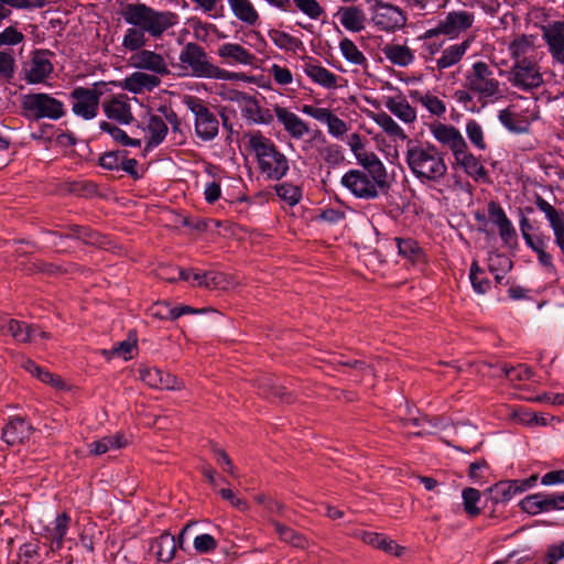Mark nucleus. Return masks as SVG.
<instances>
[{
	"mask_svg": "<svg viewBox=\"0 0 564 564\" xmlns=\"http://www.w3.org/2000/svg\"><path fill=\"white\" fill-rule=\"evenodd\" d=\"M127 445V440L121 433L104 436L102 438L88 444L89 453L93 455H101L110 449H119Z\"/></svg>",
	"mask_w": 564,
	"mask_h": 564,
	"instance_id": "e433bc0d",
	"label": "nucleus"
},
{
	"mask_svg": "<svg viewBox=\"0 0 564 564\" xmlns=\"http://www.w3.org/2000/svg\"><path fill=\"white\" fill-rule=\"evenodd\" d=\"M384 107L405 123H412L416 119L414 108L411 107L405 97L401 95L387 97L384 100Z\"/></svg>",
	"mask_w": 564,
	"mask_h": 564,
	"instance_id": "cd10ccee",
	"label": "nucleus"
},
{
	"mask_svg": "<svg viewBox=\"0 0 564 564\" xmlns=\"http://www.w3.org/2000/svg\"><path fill=\"white\" fill-rule=\"evenodd\" d=\"M528 247H530L538 256V260L542 267L546 270L553 271V257L547 252L549 238L535 235L534 237H527Z\"/></svg>",
	"mask_w": 564,
	"mask_h": 564,
	"instance_id": "72a5a7b5",
	"label": "nucleus"
},
{
	"mask_svg": "<svg viewBox=\"0 0 564 564\" xmlns=\"http://www.w3.org/2000/svg\"><path fill=\"white\" fill-rule=\"evenodd\" d=\"M224 282L223 275L215 271H195L193 273V285L214 289L218 288Z\"/></svg>",
	"mask_w": 564,
	"mask_h": 564,
	"instance_id": "8fccbe9b",
	"label": "nucleus"
},
{
	"mask_svg": "<svg viewBox=\"0 0 564 564\" xmlns=\"http://www.w3.org/2000/svg\"><path fill=\"white\" fill-rule=\"evenodd\" d=\"M69 524V514L63 512L57 514L55 520L45 528V538L51 541L53 551H57L63 547V541L68 531Z\"/></svg>",
	"mask_w": 564,
	"mask_h": 564,
	"instance_id": "393cba45",
	"label": "nucleus"
},
{
	"mask_svg": "<svg viewBox=\"0 0 564 564\" xmlns=\"http://www.w3.org/2000/svg\"><path fill=\"white\" fill-rule=\"evenodd\" d=\"M8 332L19 343H30L40 336L41 338H48V334L41 330L37 326L29 325L24 322L10 319L8 322Z\"/></svg>",
	"mask_w": 564,
	"mask_h": 564,
	"instance_id": "a878e982",
	"label": "nucleus"
},
{
	"mask_svg": "<svg viewBox=\"0 0 564 564\" xmlns=\"http://www.w3.org/2000/svg\"><path fill=\"white\" fill-rule=\"evenodd\" d=\"M534 204L536 208L545 215L553 230L554 242L564 254V220H562V215L540 195H535Z\"/></svg>",
	"mask_w": 564,
	"mask_h": 564,
	"instance_id": "2eb2a0df",
	"label": "nucleus"
},
{
	"mask_svg": "<svg viewBox=\"0 0 564 564\" xmlns=\"http://www.w3.org/2000/svg\"><path fill=\"white\" fill-rule=\"evenodd\" d=\"M269 37L281 50L295 52L302 46L301 40L283 31L270 30Z\"/></svg>",
	"mask_w": 564,
	"mask_h": 564,
	"instance_id": "a18cd8bd",
	"label": "nucleus"
},
{
	"mask_svg": "<svg viewBox=\"0 0 564 564\" xmlns=\"http://www.w3.org/2000/svg\"><path fill=\"white\" fill-rule=\"evenodd\" d=\"M150 314L158 319H176L175 307L167 302H158L150 308Z\"/></svg>",
	"mask_w": 564,
	"mask_h": 564,
	"instance_id": "13d9d810",
	"label": "nucleus"
},
{
	"mask_svg": "<svg viewBox=\"0 0 564 564\" xmlns=\"http://www.w3.org/2000/svg\"><path fill=\"white\" fill-rule=\"evenodd\" d=\"M489 471V466L485 459H478L470 464L468 475L476 481H481Z\"/></svg>",
	"mask_w": 564,
	"mask_h": 564,
	"instance_id": "338daca9",
	"label": "nucleus"
},
{
	"mask_svg": "<svg viewBox=\"0 0 564 564\" xmlns=\"http://www.w3.org/2000/svg\"><path fill=\"white\" fill-rule=\"evenodd\" d=\"M124 154H127L126 151H109L100 155L98 163L105 170H119Z\"/></svg>",
	"mask_w": 564,
	"mask_h": 564,
	"instance_id": "6e6d98bb",
	"label": "nucleus"
},
{
	"mask_svg": "<svg viewBox=\"0 0 564 564\" xmlns=\"http://www.w3.org/2000/svg\"><path fill=\"white\" fill-rule=\"evenodd\" d=\"M466 134L474 147H476L478 150H486L487 144L484 138V130L476 120L467 121Z\"/></svg>",
	"mask_w": 564,
	"mask_h": 564,
	"instance_id": "864d4df0",
	"label": "nucleus"
},
{
	"mask_svg": "<svg viewBox=\"0 0 564 564\" xmlns=\"http://www.w3.org/2000/svg\"><path fill=\"white\" fill-rule=\"evenodd\" d=\"M102 108L109 119L118 121L121 124H129L133 120L131 107L124 95H117L104 101Z\"/></svg>",
	"mask_w": 564,
	"mask_h": 564,
	"instance_id": "412c9836",
	"label": "nucleus"
},
{
	"mask_svg": "<svg viewBox=\"0 0 564 564\" xmlns=\"http://www.w3.org/2000/svg\"><path fill=\"white\" fill-rule=\"evenodd\" d=\"M386 58L393 65L406 67L414 61L412 50L402 44H387L382 48Z\"/></svg>",
	"mask_w": 564,
	"mask_h": 564,
	"instance_id": "2f4dec72",
	"label": "nucleus"
},
{
	"mask_svg": "<svg viewBox=\"0 0 564 564\" xmlns=\"http://www.w3.org/2000/svg\"><path fill=\"white\" fill-rule=\"evenodd\" d=\"M498 119L510 132L524 133L529 130V120L525 117L516 113L510 108L500 110Z\"/></svg>",
	"mask_w": 564,
	"mask_h": 564,
	"instance_id": "c9c22d12",
	"label": "nucleus"
},
{
	"mask_svg": "<svg viewBox=\"0 0 564 564\" xmlns=\"http://www.w3.org/2000/svg\"><path fill=\"white\" fill-rule=\"evenodd\" d=\"M502 371L505 376L511 381H523L531 379L533 371L525 365L518 366H503Z\"/></svg>",
	"mask_w": 564,
	"mask_h": 564,
	"instance_id": "5fc2aeb1",
	"label": "nucleus"
},
{
	"mask_svg": "<svg viewBox=\"0 0 564 564\" xmlns=\"http://www.w3.org/2000/svg\"><path fill=\"white\" fill-rule=\"evenodd\" d=\"M488 268L490 272L501 271L502 273H507L512 268V262L505 254H490L488 258Z\"/></svg>",
	"mask_w": 564,
	"mask_h": 564,
	"instance_id": "4d7b16f0",
	"label": "nucleus"
},
{
	"mask_svg": "<svg viewBox=\"0 0 564 564\" xmlns=\"http://www.w3.org/2000/svg\"><path fill=\"white\" fill-rule=\"evenodd\" d=\"M376 123L382 128V130L392 137L401 139L406 138L403 129L386 112H378L373 117Z\"/></svg>",
	"mask_w": 564,
	"mask_h": 564,
	"instance_id": "09e8293b",
	"label": "nucleus"
},
{
	"mask_svg": "<svg viewBox=\"0 0 564 564\" xmlns=\"http://www.w3.org/2000/svg\"><path fill=\"white\" fill-rule=\"evenodd\" d=\"M104 83H96L91 88L76 87L70 91L72 110L85 120H91L98 115L99 100L102 96Z\"/></svg>",
	"mask_w": 564,
	"mask_h": 564,
	"instance_id": "9d476101",
	"label": "nucleus"
},
{
	"mask_svg": "<svg viewBox=\"0 0 564 564\" xmlns=\"http://www.w3.org/2000/svg\"><path fill=\"white\" fill-rule=\"evenodd\" d=\"M269 74L273 77L274 82L279 85L285 86L292 83L293 75L291 70L286 67L280 66L278 64H273Z\"/></svg>",
	"mask_w": 564,
	"mask_h": 564,
	"instance_id": "680f3d73",
	"label": "nucleus"
},
{
	"mask_svg": "<svg viewBox=\"0 0 564 564\" xmlns=\"http://www.w3.org/2000/svg\"><path fill=\"white\" fill-rule=\"evenodd\" d=\"M339 50L347 62L359 66H367L366 56L350 39L344 37L339 43Z\"/></svg>",
	"mask_w": 564,
	"mask_h": 564,
	"instance_id": "c03bdc74",
	"label": "nucleus"
},
{
	"mask_svg": "<svg viewBox=\"0 0 564 564\" xmlns=\"http://www.w3.org/2000/svg\"><path fill=\"white\" fill-rule=\"evenodd\" d=\"M464 87L474 91L480 102L494 101L502 97L501 83L494 69L484 61L475 62L466 72Z\"/></svg>",
	"mask_w": 564,
	"mask_h": 564,
	"instance_id": "39448f33",
	"label": "nucleus"
},
{
	"mask_svg": "<svg viewBox=\"0 0 564 564\" xmlns=\"http://www.w3.org/2000/svg\"><path fill=\"white\" fill-rule=\"evenodd\" d=\"M520 487L517 485V480H505L495 484L489 488V492L496 503L505 502L512 499L517 494H520Z\"/></svg>",
	"mask_w": 564,
	"mask_h": 564,
	"instance_id": "ea45409f",
	"label": "nucleus"
},
{
	"mask_svg": "<svg viewBox=\"0 0 564 564\" xmlns=\"http://www.w3.org/2000/svg\"><path fill=\"white\" fill-rule=\"evenodd\" d=\"M14 57L9 52H0V77L10 80L14 76Z\"/></svg>",
	"mask_w": 564,
	"mask_h": 564,
	"instance_id": "bf43d9fd",
	"label": "nucleus"
},
{
	"mask_svg": "<svg viewBox=\"0 0 564 564\" xmlns=\"http://www.w3.org/2000/svg\"><path fill=\"white\" fill-rule=\"evenodd\" d=\"M303 72L316 84L332 89L337 86V76L319 64L308 61L303 66Z\"/></svg>",
	"mask_w": 564,
	"mask_h": 564,
	"instance_id": "c756f323",
	"label": "nucleus"
},
{
	"mask_svg": "<svg viewBox=\"0 0 564 564\" xmlns=\"http://www.w3.org/2000/svg\"><path fill=\"white\" fill-rule=\"evenodd\" d=\"M356 198L365 200L377 199L380 195L387 194L390 188L388 175H380L358 169L347 171L340 181Z\"/></svg>",
	"mask_w": 564,
	"mask_h": 564,
	"instance_id": "423d86ee",
	"label": "nucleus"
},
{
	"mask_svg": "<svg viewBox=\"0 0 564 564\" xmlns=\"http://www.w3.org/2000/svg\"><path fill=\"white\" fill-rule=\"evenodd\" d=\"M326 124L328 133L335 138H341L348 131L347 123L336 115H333Z\"/></svg>",
	"mask_w": 564,
	"mask_h": 564,
	"instance_id": "774afa93",
	"label": "nucleus"
},
{
	"mask_svg": "<svg viewBox=\"0 0 564 564\" xmlns=\"http://www.w3.org/2000/svg\"><path fill=\"white\" fill-rule=\"evenodd\" d=\"M273 111L278 121L292 139L301 140L305 134L310 133L308 123L288 108L275 105Z\"/></svg>",
	"mask_w": 564,
	"mask_h": 564,
	"instance_id": "dca6fc26",
	"label": "nucleus"
},
{
	"mask_svg": "<svg viewBox=\"0 0 564 564\" xmlns=\"http://www.w3.org/2000/svg\"><path fill=\"white\" fill-rule=\"evenodd\" d=\"M356 160L361 166V169H358L359 171L388 175L384 164L375 152L364 150L360 154H357Z\"/></svg>",
	"mask_w": 564,
	"mask_h": 564,
	"instance_id": "a19ab883",
	"label": "nucleus"
},
{
	"mask_svg": "<svg viewBox=\"0 0 564 564\" xmlns=\"http://www.w3.org/2000/svg\"><path fill=\"white\" fill-rule=\"evenodd\" d=\"M470 42L468 40L462 43L453 44L446 47L440 58L436 59V67L440 70L449 68L462 61L467 50L469 48Z\"/></svg>",
	"mask_w": 564,
	"mask_h": 564,
	"instance_id": "7c9ffc66",
	"label": "nucleus"
},
{
	"mask_svg": "<svg viewBox=\"0 0 564 564\" xmlns=\"http://www.w3.org/2000/svg\"><path fill=\"white\" fill-rule=\"evenodd\" d=\"M430 131L440 144L451 150L452 154L466 143L460 131L454 126L435 122L430 126Z\"/></svg>",
	"mask_w": 564,
	"mask_h": 564,
	"instance_id": "a211bd4d",
	"label": "nucleus"
},
{
	"mask_svg": "<svg viewBox=\"0 0 564 564\" xmlns=\"http://www.w3.org/2000/svg\"><path fill=\"white\" fill-rule=\"evenodd\" d=\"M25 80L29 84L43 83L53 72L47 51H35L30 62L24 64Z\"/></svg>",
	"mask_w": 564,
	"mask_h": 564,
	"instance_id": "ddd939ff",
	"label": "nucleus"
},
{
	"mask_svg": "<svg viewBox=\"0 0 564 564\" xmlns=\"http://www.w3.org/2000/svg\"><path fill=\"white\" fill-rule=\"evenodd\" d=\"M534 43L530 35L521 34L511 41L508 45L510 56L514 62L528 58L525 55L533 50Z\"/></svg>",
	"mask_w": 564,
	"mask_h": 564,
	"instance_id": "37998d69",
	"label": "nucleus"
},
{
	"mask_svg": "<svg viewBox=\"0 0 564 564\" xmlns=\"http://www.w3.org/2000/svg\"><path fill=\"white\" fill-rule=\"evenodd\" d=\"M184 105L194 115V128L197 138L202 141L214 140L219 132L217 116L198 97L185 96Z\"/></svg>",
	"mask_w": 564,
	"mask_h": 564,
	"instance_id": "0eeeda50",
	"label": "nucleus"
},
{
	"mask_svg": "<svg viewBox=\"0 0 564 564\" xmlns=\"http://www.w3.org/2000/svg\"><path fill=\"white\" fill-rule=\"evenodd\" d=\"M248 145L257 158L259 171L267 180L280 181L288 174L289 160L271 139L257 132L249 137Z\"/></svg>",
	"mask_w": 564,
	"mask_h": 564,
	"instance_id": "7ed1b4c3",
	"label": "nucleus"
},
{
	"mask_svg": "<svg viewBox=\"0 0 564 564\" xmlns=\"http://www.w3.org/2000/svg\"><path fill=\"white\" fill-rule=\"evenodd\" d=\"M404 159L410 172L421 184L434 188L445 184L448 166L445 154L435 144L410 140Z\"/></svg>",
	"mask_w": 564,
	"mask_h": 564,
	"instance_id": "f03ea898",
	"label": "nucleus"
},
{
	"mask_svg": "<svg viewBox=\"0 0 564 564\" xmlns=\"http://www.w3.org/2000/svg\"><path fill=\"white\" fill-rule=\"evenodd\" d=\"M475 22V14L465 10L451 11L441 20V31L443 35L456 37L462 32L467 31Z\"/></svg>",
	"mask_w": 564,
	"mask_h": 564,
	"instance_id": "4468645a",
	"label": "nucleus"
},
{
	"mask_svg": "<svg viewBox=\"0 0 564 564\" xmlns=\"http://www.w3.org/2000/svg\"><path fill=\"white\" fill-rule=\"evenodd\" d=\"M217 55L229 65L251 66L256 56L238 43H224L217 48Z\"/></svg>",
	"mask_w": 564,
	"mask_h": 564,
	"instance_id": "aec40b11",
	"label": "nucleus"
},
{
	"mask_svg": "<svg viewBox=\"0 0 564 564\" xmlns=\"http://www.w3.org/2000/svg\"><path fill=\"white\" fill-rule=\"evenodd\" d=\"M160 84L161 79L159 76L144 72H134L123 79L122 88L133 94H141L152 91L154 88L159 87Z\"/></svg>",
	"mask_w": 564,
	"mask_h": 564,
	"instance_id": "b1692460",
	"label": "nucleus"
},
{
	"mask_svg": "<svg viewBox=\"0 0 564 564\" xmlns=\"http://www.w3.org/2000/svg\"><path fill=\"white\" fill-rule=\"evenodd\" d=\"M22 109L26 117L34 120L43 118L57 120L65 115L64 104L44 93L25 95L22 99Z\"/></svg>",
	"mask_w": 564,
	"mask_h": 564,
	"instance_id": "6e6552de",
	"label": "nucleus"
},
{
	"mask_svg": "<svg viewBox=\"0 0 564 564\" xmlns=\"http://www.w3.org/2000/svg\"><path fill=\"white\" fill-rule=\"evenodd\" d=\"M33 432V426L23 417L15 416L2 430V440L8 445H15L28 440Z\"/></svg>",
	"mask_w": 564,
	"mask_h": 564,
	"instance_id": "5701e85b",
	"label": "nucleus"
},
{
	"mask_svg": "<svg viewBox=\"0 0 564 564\" xmlns=\"http://www.w3.org/2000/svg\"><path fill=\"white\" fill-rule=\"evenodd\" d=\"M411 97L417 100L423 107H425L432 115L442 116L446 111L445 104L436 96L430 93H421L419 90L411 91Z\"/></svg>",
	"mask_w": 564,
	"mask_h": 564,
	"instance_id": "79ce46f5",
	"label": "nucleus"
},
{
	"mask_svg": "<svg viewBox=\"0 0 564 564\" xmlns=\"http://www.w3.org/2000/svg\"><path fill=\"white\" fill-rule=\"evenodd\" d=\"M394 240L398 247V252L401 257L411 263L424 261V251L414 239L397 237Z\"/></svg>",
	"mask_w": 564,
	"mask_h": 564,
	"instance_id": "4c0bfd02",
	"label": "nucleus"
},
{
	"mask_svg": "<svg viewBox=\"0 0 564 564\" xmlns=\"http://www.w3.org/2000/svg\"><path fill=\"white\" fill-rule=\"evenodd\" d=\"M194 547L198 553H208L216 549V540L207 533L199 534L194 539Z\"/></svg>",
	"mask_w": 564,
	"mask_h": 564,
	"instance_id": "0e129e2a",
	"label": "nucleus"
},
{
	"mask_svg": "<svg viewBox=\"0 0 564 564\" xmlns=\"http://www.w3.org/2000/svg\"><path fill=\"white\" fill-rule=\"evenodd\" d=\"M271 524L281 541L299 549H306L308 546L307 539L301 533L276 521H271Z\"/></svg>",
	"mask_w": 564,
	"mask_h": 564,
	"instance_id": "58836bf2",
	"label": "nucleus"
},
{
	"mask_svg": "<svg viewBox=\"0 0 564 564\" xmlns=\"http://www.w3.org/2000/svg\"><path fill=\"white\" fill-rule=\"evenodd\" d=\"M296 9L312 20H318L325 13L317 0H292Z\"/></svg>",
	"mask_w": 564,
	"mask_h": 564,
	"instance_id": "603ef678",
	"label": "nucleus"
},
{
	"mask_svg": "<svg viewBox=\"0 0 564 564\" xmlns=\"http://www.w3.org/2000/svg\"><path fill=\"white\" fill-rule=\"evenodd\" d=\"M276 195L290 206L297 205L302 199V189L291 183L284 182L274 186Z\"/></svg>",
	"mask_w": 564,
	"mask_h": 564,
	"instance_id": "49530a36",
	"label": "nucleus"
},
{
	"mask_svg": "<svg viewBox=\"0 0 564 564\" xmlns=\"http://www.w3.org/2000/svg\"><path fill=\"white\" fill-rule=\"evenodd\" d=\"M509 83L519 90L531 91L543 84L538 64L531 58L514 62L508 72Z\"/></svg>",
	"mask_w": 564,
	"mask_h": 564,
	"instance_id": "9b49d317",
	"label": "nucleus"
},
{
	"mask_svg": "<svg viewBox=\"0 0 564 564\" xmlns=\"http://www.w3.org/2000/svg\"><path fill=\"white\" fill-rule=\"evenodd\" d=\"M119 14L129 28L121 45L131 56L133 67L151 72L155 76L170 74L169 65L160 53L143 50L149 39L159 40L178 23V15L169 10H156L144 2H122Z\"/></svg>",
	"mask_w": 564,
	"mask_h": 564,
	"instance_id": "f257e3e1",
	"label": "nucleus"
},
{
	"mask_svg": "<svg viewBox=\"0 0 564 564\" xmlns=\"http://www.w3.org/2000/svg\"><path fill=\"white\" fill-rule=\"evenodd\" d=\"M150 549L155 554L158 561L169 563L175 556L176 539L170 533H162L152 541Z\"/></svg>",
	"mask_w": 564,
	"mask_h": 564,
	"instance_id": "bb28decb",
	"label": "nucleus"
},
{
	"mask_svg": "<svg viewBox=\"0 0 564 564\" xmlns=\"http://www.w3.org/2000/svg\"><path fill=\"white\" fill-rule=\"evenodd\" d=\"M184 383L176 376L162 370L156 389L160 390H181Z\"/></svg>",
	"mask_w": 564,
	"mask_h": 564,
	"instance_id": "052dcab7",
	"label": "nucleus"
},
{
	"mask_svg": "<svg viewBox=\"0 0 564 564\" xmlns=\"http://www.w3.org/2000/svg\"><path fill=\"white\" fill-rule=\"evenodd\" d=\"M145 131L149 133L147 149H152L164 141L169 129L165 121L160 116L152 115L148 120Z\"/></svg>",
	"mask_w": 564,
	"mask_h": 564,
	"instance_id": "f704fd0d",
	"label": "nucleus"
},
{
	"mask_svg": "<svg viewBox=\"0 0 564 564\" xmlns=\"http://www.w3.org/2000/svg\"><path fill=\"white\" fill-rule=\"evenodd\" d=\"M99 128L109 133L112 139L124 147H140L141 141L139 139L130 138L122 129L107 122L101 121Z\"/></svg>",
	"mask_w": 564,
	"mask_h": 564,
	"instance_id": "de8ad7c7",
	"label": "nucleus"
},
{
	"mask_svg": "<svg viewBox=\"0 0 564 564\" xmlns=\"http://www.w3.org/2000/svg\"><path fill=\"white\" fill-rule=\"evenodd\" d=\"M240 110L242 117L251 123L268 126L273 122L272 111L261 107L260 101L252 95H248Z\"/></svg>",
	"mask_w": 564,
	"mask_h": 564,
	"instance_id": "4be33fe9",
	"label": "nucleus"
},
{
	"mask_svg": "<svg viewBox=\"0 0 564 564\" xmlns=\"http://www.w3.org/2000/svg\"><path fill=\"white\" fill-rule=\"evenodd\" d=\"M541 35L552 59L564 65V20L550 21L542 25Z\"/></svg>",
	"mask_w": 564,
	"mask_h": 564,
	"instance_id": "f8f14e48",
	"label": "nucleus"
},
{
	"mask_svg": "<svg viewBox=\"0 0 564 564\" xmlns=\"http://www.w3.org/2000/svg\"><path fill=\"white\" fill-rule=\"evenodd\" d=\"M367 2L370 3L371 22L378 30L394 32L405 26L408 19L401 8L382 0Z\"/></svg>",
	"mask_w": 564,
	"mask_h": 564,
	"instance_id": "1a4fd4ad",
	"label": "nucleus"
},
{
	"mask_svg": "<svg viewBox=\"0 0 564 564\" xmlns=\"http://www.w3.org/2000/svg\"><path fill=\"white\" fill-rule=\"evenodd\" d=\"M162 369L143 367L139 369L140 379L150 388L156 389Z\"/></svg>",
	"mask_w": 564,
	"mask_h": 564,
	"instance_id": "e2e57ef3",
	"label": "nucleus"
},
{
	"mask_svg": "<svg viewBox=\"0 0 564 564\" xmlns=\"http://www.w3.org/2000/svg\"><path fill=\"white\" fill-rule=\"evenodd\" d=\"M234 15L247 25H256L259 13L250 0H227Z\"/></svg>",
	"mask_w": 564,
	"mask_h": 564,
	"instance_id": "473e14b6",
	"label": "nucleus"
},
{
	"mask_svg": "<svg viewBox=\"0 0 564 564\" xmlns=\"http://www.w3.org/2000/svg\"><path fill=\"white\" fill-rule=\"evenodd\" d=\"M488 216L497 226L501 240L509 245L517 240V231L502 207L495 200L488 203Z\"/></svg>",
	"mask_w": 564,
	"mask_h": 564,
	"instance_id": "6ab92c4d",
	"label": "nucleus"
},
{
	"mask_svg": "<svg viewBox=\"0 0 564 564\" xmlns=\"http://www.w3.org/2000/svg\"><path fill=\"white\" fill-rule=\"evenodd\" d=\"M455 163L474 181L487 180V171L480 160L475 156L469 150L467 142L453 153Z\"/></svg>",
	"mask_w": 564,
	"mask_h": 564,
	"instance_id": "f3484780",
	"label": "nucleus"
},
{
	"mask_svg": "<svg viewBox=\"0 0 564 564\" xmlns=\"http://www.w3.org/2000/svg\"><path fill=\"white\" fill-rule=\"evenodd\" d=\"M464 510L470 517H476L480 513V509L477 507L478 501L480 500L479 490L468 487L465 488L462 492Z\"/></svg>",
	"mask_w": 564,
	"mask_h": 564,
	"instance_id": "3c124183",
	"label": "nucleus"
},
{
	"mask_svg": "<svg viewBox=\"0 0 564 564\" xmlns=\"http://www.w3.org/2000/svg\"><path fill=\"white\" fill-rule=\"evenodd\" d=\"M337 15L341 25L348 31L360 32L365 29L366 15L358 7H341Z\"/></svg>",
	"mask_w": 564,
	"mask_h": 564,
	"instance_id": "c85d7f7f",
	"label": "nucleus"
},
{
	"mask_svg": "<svg viewBox=\"0 0 564 564\" xmlns=\"http://www.w3.org/2000/svg\"><path fill=\"white\" fill-rule=\"evenodd\" d=\"M23 39H24V35L20 31H18L13 26H9L0 33V46L1 45H17V44L21 43L23 41Z\"/></svg>",
	"mask_w": 564,
	"mask_h": 564,
	"instance_id": "69168bd1",
	"label": "nucleus"
},
{
	"mask_svg": "<svg viewBox=\"0 0 564 564\" xmlns=\"http://www.w3.org/2000/svg\"><path fill=\"white\" fill-rule=\"evenodd\" d=\"M181 67L189 75L198 78H213L218 80H231L237 74L214 65L206 51L194 42H188L182 48L178 56Z\"/></svg>",
	"mask_w": 564,
	"mask_h": 564,
	"instance_id": "20e7f679",
	"label": "nucleus"
}]
</instances>
